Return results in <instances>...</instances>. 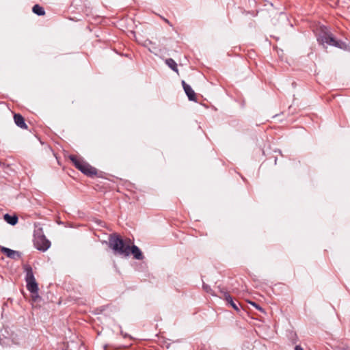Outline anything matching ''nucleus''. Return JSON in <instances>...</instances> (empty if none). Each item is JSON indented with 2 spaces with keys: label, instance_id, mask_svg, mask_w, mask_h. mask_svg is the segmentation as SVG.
I'll return each instance as SVG.
<instances>
[{
  "label": "nucleus",
  "instance_id": "nucleus-1",
  "mask_svg": "<svg viewBox=\"0 0 350 350\" xmlns=\"http://www.w3.org/2000/svg\"><path fill=\"white\" fill-rule=\"evenodd\" d=\"M109 247L115 254L129 256L130 254V245L126 244L117 234H111L109 237Z\"/></svg>",
  "mask_w": 350,
  "mask_h": 350
},
{
  "label": "nucleus",
  "instance_id": "nucleus-2",
  "mask_svg": "<svg viewBox=\"0 0 350 350\" xmlns=\"http://www.w3.org/2000/svg\"><path fill=\"white\" fill-rule=\"evenodd\" d=\"M69 159L72 162L76 168H77L84 174L91 177L97 174V170L95 167L91 166L85 161L78 159L75 155H70Z\"/></svg>",
  "mask_w": 350,
  "mask_h": 350
},
{
  "label": "nucleus",
  "instance_id": "nucleus-3",
  "mask_svg": "<svg viewBox=\"0 0 350 350\" xmlns=\"http://www.w3.org/2000/svg\"><path fill=\"white\" fill-rule=\"evenodd\" d=\"M24 269L25 272V282L27 283L26 286L27 290L32 294H38V285L36 281L31 267L29 265H25L24 266Z\"/></svg>",
  "mask_w": 350,
  "mask_h": 350
},
{
  "label": "nucleus",
  "instance_id": "nucleus-4",
  "mask_svg": "<svg viewBox=\"0 0 350 350\" xmlns=\"http://www.w3.org/2000/svg\"><path fill=\"white\" fill-rule=\"evenodd\" d=\"M318 40L322 44L326 43L339 49L346 48L345 43L341 40H336L331 33H324L323 35L318 38Z\"/></svg>",
  "mask_w": 350,
  "mask_h": 350
},
{
  "label": "nucleus",
  "instance_id": "nucleus-5",
  "mask_svg": "<svg viewBox=\"0 0 350 350\" xmlns=\"http://www.w3.org/2000/svg\"><path fill=\"white\" fill-rule=\"evenodd\" d=\"M33 242L35 247L42 252L47 250L51 245L50 241L42 234H35Z\"/></svg>",
  "mask_w": 350,
  "mask_h": 350
},
{
  "label": "nucleus",
  "instance_id": "nucleus-6",
  "mask_svg": "<svg viewBox=\"0 0 350 350\" xmlns=\"http://www.w3.org/2000/svg\"><path fill=\"white\" fill-rule=\"evenodd\" d=\"M220 292L223 294L224 299L227 301V303L230 306H232L235 310L239 311V304H237L233 301V299L230 296V295L228 292L224 291L223 290H220Z\"/></svg>",
  "mask_w": 350,
  "mask_h": 350
},
{
  "label": "nucleus",
  "instance_id": "nucleus-7",
  "mask_svg": "<svg viewBox=\"0 0 350 350\" xmlns=\"http://www.w3.org/2000/svg\"><path fill=\"white\" fill-rule=\"evenodd\" d=\"M182 85L185 94L188 96L189 100H196V94L191 87L186 83L185 81H182Z\"/></svg>",
  "mask_w": 350,
  "mask_h": 350
},
{
  "label": "nucleus",
  "instance_id": "nucleus-8",
  "mask_svg": "<svg viewBox=\"0 0 350 350\" xmlns=\"http://www.w3.org/2000/svg\"><path fill=\"white\" fill-rule=\"evenodd\" d=\"M14 120L15 124L23 129H27V125L26 124L25 122L24 118L19 113H15L14 115Z\"/></svg>",
  "mask_w": 350,
  "mask_h": 350
},
{
  "label": "nucleus",
  "instance_id": "nucleus-9",
  "mask_svg": "<svg viewBox=\"0 0 350 350\" xmlns=\"http://www.w3.org/2000/svg\"><path fill=\"white\" fill-rule=\"evenodd\" d=\"M1 252L5 255H6L7 257L12 258V259H16L20 257V254L18 252L12 250L10 248L3 247L1 248Z\"/></svg>",
  "mask_w": 350,
  "mask_h": 350
},
{
  "label": "nucleus",
  "instance_id": "nucleus-10",
  "mask_svg": "<svg viewBox=\"0 0 350 350\" xmlns=\"http://www.w3.org/2000/svg\"><path fill=\"white\" fill-rule=\"evenodd\" d=\"M131 253L137 260H142L144 258V256L140 249L135 245H133L132 247L130 246V254Z\"/></svg>",
  "mask_w": 350,
  "mask_h": 350
},
{
  "label": "nucleus",
  "instance_id": "nucleus-11",
  "mask_svg": "<svg viewBox=\"0 0 350 350\" xmlns=\"http://www.w3.org/2000/svg\"><path fill=\"white\" fill-rule=\"evenodd\" d=\"M3 219L8 224L12 226L16 225L18 220V217L16 215H10L8 213L3 215Z\"/></svg>",
  "mask_w": 350,
  "mask_h": 350
},
{
  "label": "nucleus",
  "instance_id": "nucleus-12",
  "mask_svg": "<svg viewBox=\"0 0 350 350\" xmlns=\"http://www.w3.org/2000/svg\"><path fill=\"white\" fill-rule=\"evenodd\" d=\"M32 11L34 14L38 16H43L45 14V11L44 8L39 5L38 4H36L33 5Z\"/></svg>",
  "mask_w": 350,
  "mask_h": 350
},
{
  "label": "nucleus",
  "instance_id": "nucleus-13",
  "mask_svg": "<svg viewBox=\"0 0 350 350\" xmlns=\"http://www.w3.org/2000/svg\"><path fill=\"white\" fill-rule=\"evenodd\" d=\"M165 64L174 71L178 72L177 64L172 58H168L165 60Z\"/></svg>",
  "mask_w": 350,
  "mask_h": 350
},
{
  "label": "nucleus",
  "instance_id": "nucleus-14",
  "mask_svg": "<svg viewBox=\"0 0 350 350\" xmlns=\"http://www.w3.org/2000/svg\"><path fill=\"white\" fill-rule=\"evenodd\" d=\"M203 289L207 293H212V290L208 284H203Z\"/></svg>",
  "mask_w": 350,
  "mask_h": 350
},
{
  "label": "nucleus",
  "instance_id": "nucleus-15",
  "mask_svg": "<svg viewBox=\"0 0 350 350\" xmlns=\"http://www.w3.org/2000/svg\"><path fill=\"white\" fill-rule=\"evenodd\" d=\"M249 303L253 306L254 307H255L257 310H260V311H263V309L259 306L256 303L254 302V301H249Z\"/></svg>",
  "mask_w": 350,
  "mask_h": 350
},
{
  "label": "nucleus",
  "instance_id": "nucleus-16",
  "mask_svg": "<svg viewBox=\"0 0 350 350\" xmlns=\"http://www.w3.org/2000/svg\"><path fill=\"white\" fill-rule=\"evenodd\" d=\"M295 350H304V349H303V348L301 346L297 345L295 347Z\"/></svg>",
  "mask_w": 350,
  "mask_h": 350
},
{
  "label": "nucleus",
  "instance_id": "nucleus-17",
  "mask_svg": "<svg viewBox=\"0 0 350 350\" xmlns=\"http://www.w3.org/2000/svg\"><path fill=\"white\" fill-rule=\"evenodd\" d=\"M342 350H348L347 349H343Z\"/></svg>",
  "mask_w": 350,
  "mask_h": 350
}]
</instances>
